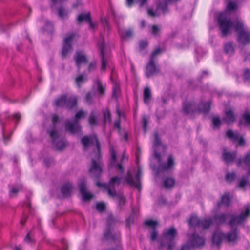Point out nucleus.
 I'll return each instance as SVG.
<instances>
[{
	"label": "nucleus",
	"mask_w": 250,
	"mask_h": 250,
	"mask_svg": "<svg viewBox=\"0 0 250 250\" xmlns=\"http://www.w3.org/2000/svg\"><path fill=\"white\" fill-rule=\"evenodd\" d=\"M218 22L223 36L231 33L233 27L238 35V40L244 45H246L250 42V32L245 30L243 23L237 21L235 24L230 18L227 17V12L220 13L218 16Z\"/></svg>",
	"instance_id": "obj_1"
},
{
	"label": "nucleus",
	"mask_w": 250,
	"mask_h": 250,
	"mask_svg": "<svg viewBox=\"0 0 250 250\" xmlns=\"http://www.w3.org/2000/svg\"><path fill=\"white\" fill-rule=\"evenodd\" d=\"M81 142L83 146L84 149H86L90 145L94 142L96 145V152H94V156L92 158L91 165L89 168V172L93 175L96 179H98L103 172V164L101 154L100 144L96 135L89 136H85L81 139Z\"/></svg>",
	"instance_id": "obj_2"
},
{
	"label": "nucleus",
	"mask_w": 250,
	"mask_h": 250,
	"mask_svg": "<svg viewBox=\"0 0 250 250\" xmlns=\"http://www.w3.org/2000/svg\"><path fill=\"white\" fill-rule=\"evenodd\" d=\"M163 51V48H157L150 57L149 62L146 67L145 74L147 78L158 74L160 72V67L155 64L156 57Z\"/></svg>",
	"instance_id": "obj_3"
},
{
	"label": "nucleus",
	"mask_w": 250,
	"mask_h": 250,
	"mask_svg": "<svg viewBox=\"0 0 250 250\" xmlns=\"http://www.w3.org/2000/svg\"><path fill=\"white\" fill-rule=\"evenodd\" d=\"M114 221L113 217L110 216L108 217L107 222V229L104 233V236L107 240H111L117 244L116 248H112L107 250H122L121 246L120 245V241L121 239V234L119 231L113 232L110 228V225L112 222Z\"/></svg>",
	"instance_id": "obj_4"
},
{
	"label": "nucleus",
	"mask_w": 250,
	"mask_h": 250,
	"mask_svg": "<svg viewBox=\"0 0 250 250\" xmlns=\"http://www.w3.org/2000/svg\"><path fill=\"white\" fill-rule=\"evenodd\" d=\"M210 102L201 104L198 109H196L195 104L193 102H184L183 106V112L185 114L198 112V113H207L210 109Z\"/></svg>",
	"instance_id": "obj_5"
},
{
	"label": "nucleus",
	"mask_w": 250,
	"mask_h": 250,
	"mask_svg": "<svg viewBox=\"0 0 250 250\" xmlns=\"http://www.w3.org/2000/svg\"><path fill=\"white\" fill-rule=\"evenodd\" d=\"M85 114L86 112L82 110H80L76 114L75 120L73 122H70L69 121H66L65 125V129L72 134L80 132L81 127L79 124L78 120L81 118H84Z\"/></svg>",
	"instance_id": "obj_6"
},
{
	"label": "nucleus",
	"mask_w": 250,
	"mask_h": 250,
	"mask_svg": "<svg viewBox=\"0 0 250 250\" xmlns=\"http://www.w3.org/2000/svg\"><path fill=\"white\" fill-rule=\"evenodd\" d=\"M122 179V177L114 176L110 179L108 184L105 183H101L97 182L96 185L100 188H103L104 189L107 190L108 195L110 197H114L116 194L115 186L120 185Z\"/></svg>",
	"instance_id": "obj_7"
},
{
	"label": "nucleus",
	"mask_w": 250,
	"mask_h": 250,
	"mask_svg": "<svg viewBox=\"0 0 250 250\" xmlns=\"http://www.w3.org/2000/svg\"><path fill=\"white\" fill-rule=\"evenodd\" d=\"M154 156L157 160L159 164L158 167V170L165 171L171 169L174 165V160L172 155L168 156L167 163H162V158L161 154L159 152H157L156 150L154 152Z\"/></svg>",
	"instance_id": "obj_8"
},
{
	"label": "nucleus",
	"mask_w": 250,
	"mask_h": 250,
	"mask_svg": "<svg viewBox=\"0 0 250 250\" xmlns=\"http://www.w3.org/2000/svg\"><path fill=\"white\" fill-rule=\"evenodd\" d=\"M189 238V241L183 245L181 250H191L194 247H200L205 244L204 239L195 233L192 234Z\"/></svg>",
	"instance_id": "obj_9"
},
{
	"label": "nucleus",
	"mask_w": 250,
	"mask_h": 250,
	"mask_svg": "<svg viewBox=\"0 0 250 250\" xmlns=\"http://www.w3.org/2000/svg\"><path fill=\"white\" fill-rule=\"evenodd\" d=\"M110 153L111 156L110 166L115 168L116 170L120 171L121 175H122L125 171L124 167L123 166L124 162L127 160V157L123 153L119 163L116 164V153L113 146L110 147Z\"/></svg>",
	"instance_id": "obj_10"
},
{
	"label": "nucleus",
	"mask_w": 250,
	"mask_h": 250,
	"mask_svg": "<svg viewBox=\"0 0 250 250\" xmlns=\"http://www.w3.org/2000/svg\"><path fill=\"white\" fill-rule=\"evenodd\" d=\"M177 235V231L174 227H170L165 229L163 232V237L167 241L168 244L167 250H172L175 245L174 239Z\"/></svg>",
	"instance_id": "obj_11"
},
{
	"label": "nucleus",
	"mask_w": 250,
	"mask_h": 250,
	"mask_svg": "<svg viewBox=\"0 0 250 250\" xmlns=\"http://www.w3.org/2000/svg\"><path fill=\"white\" fill-rule=\"evenodd\" d=\"M250 213V209L248 207L246 208L245 212H242L240 215H231V219L228 223V225L231 227H233L234 225H238L242 223L249 215Z\"/></svg>",
	"instance_id": "obj_12"
},
{
	"label": "nucleus",
	"mask_w": 250,
	"mask_h": 250,
	"mask_svg": "<svg viewBox=\"0 0 250 250\" xmlns=\"http://www.w3.org/2000/svg\"><path fill=\"white\" fill-rule=\"evenodd\" d=\"M167 1L164 0V1L160 2L157 7L156 11H153L151 8L147 9V14L149 16L151 17H155L159 16L160 14L158 12L161 10L163 14H165L168 12L167 8Z\"/></svg>",
	"instance_id": "obj_13"
},
{
	"label": "nucleus",
	"mask_w": 250,
	"mask_h": 250,
	"mask_svg": "<svg viewBox=\"0 0 250 250\" xmlns=\"http://www.w3.org/2000/svg\"><path fill=\"white\" fill-rule=\"evenodd\" d=\"M227 137L231 140L233 142L238 141L239 146H244L245 144V141L243 137H239V134L238 132H233L231 130H229L226 133Z\"/></svg>",
	"instance_id": "obj_14"
},
{
	"label": "nucleus",
	"mask_w": 250,
	"mask_h": 250,
	"mask_svg": "<svg viewBox=\"0 0 250 250\" xmlns=\"http://www.w3.org/2000/svg\"><path fill=\"white\" fill-rule=\"evenodd\" d=\"M79 187L80 192L82 194L84 201H86L92 199L93 195L87 192L86 188V180L84 179H83L81 181L79 185Z\"/></svg>",
	"instance_id": "obj_15"
},
{
	"label": "nucleus",
	"mask_w": 250,
	"mask_h": 250,
	"mask_svg": "<svg viewBox=\"0 0 250 250\" xmlns=\"http://www.w3.org/2000/svg\"><path fill=\"white\" fill-rule=\"evenodd\" d=\"M239 230L235 228L225 234V240L230 243H236L239 238Z\"/></svg>",
	"instance_id": "obj_16"
},
{
	"label": "nucleus",
	"mask_w": 250,
	"mask_h": 250,
	"mask_svg": "<svg viewBox=\"0 0 250 250\" xmlns=\"http://www.w3.org/2000/svg\"><path fill=\"white\" fill-rule=\"evenodd\" d=\"M223 240H225V233L219 230L215 231L212 237V243L219 247Z\"/></svg>",
	"instance_id": "obj_17"
},
{
	"label": "nucleus",
	"mask_w": 250,
	"mask_h": 250,
	"mask_svg": "<svg viewBox=\"0 0 250 250\" xmlns=\"http://www.w3.org/2000/svg\"><path fill=\"white\" fill-rule=\"evenodd\" d=\"M106 48H101L100 57L101 58V70L105 72L106 68V65L108 62V57L106 51Z\"/></svg>",
	"instance_id": "obj_18"
},
{
	"label": "nucleus",
	"mask_w": 250,
	"mask_h": 250,
	"mask_svg": "<svg viewBox=\"0 0 250 250\" xmlns=\"http://www.w3.org/2000/svg\"><path fill=\"white\" fill-rule=\"evenodd\" d=\"M94 84L96 85L98 94L100 96H104L105 94L106 84L104 83L99 78H96L94 81Z\"/></svg>",
	"instance_id": "obj_19"
},
{
	"label": "nucleus",
	"mask_w": 250,
	"mask_h": 250,
	"mask_svg": "<svg viewBox=\"0 0 250 250\" xmlns=\"http://www.w3.org/2000/svg\"><path fill=\"white\" fill-rule=\"evenodd\" d=\"M231 203V198L229 193L228 192L225 193L221 198V201L217 203V206L218 208H220L221 205H223L226 207L230 206Z\"/></svg>",
	"instance_id": "obj_20"
},
{
	"label": "nucleus",
	"mask_w": 250,
	"mask_h": 250,
	"mask_svg": "<svg viewBox=\"0 0 250 250\" xmlns=\"http://www.w3.org/2000/svg\"><path fill=\"white\" fill-rule=\"evenodd\" d=\"M77 66L80 67L82 63H86L88 62V59L86 55L83 52H77L76 55L74 57Z\"/></svg>",
	"instance_id": "obj_21"
},
{
	"label": "nucleus",
	"mask_w": 250,
	"mask_h": 250,
	"mask_svg": "<svg viewBox=\"0 0 250 250\" xmlns=\"http://www.w3.org/2000/svg\"><path fill=\"white\" fill-rule=\"evenodd\" d=\"M227 216V214L221 213L215 215L213 218L216 225L219 226L225 224Z\"/></svg>",
	"instance_id": "obj_22"
},
{
	"label": "nucleus",
	"mask_w": 250,
	"mask_h": 250,
	"mask_svg": "<svg viewBox=\"0 0 250 250\" xmlns=\"http://www.w3.org/2000/svg\"><path fill=\"white\" fill-rule=\"evenodd\" d=\"M72 188V185L69 182L66 183L63 185L61 188V193L62 196L63 197H67L70 195Z\"/></svg>",
	"instance_id": "obj_23"
},
{
	"label": "nucleus",
	"mask_w": 250,
	"mask_h": 250,
	"mask_svg": "<svg viewBox=\"0 0 250 250\" xmlns=\"http://www.w3.org/2000/svg\"><path fill=\"white\" fill-rule=\"evenodd\" d=\"M236 157V152H224L223 153V160L227 163L229 164L234 161Z\"/></svg>",
	"instance_id": "obj_24"
},
{
	"label": "nucleus",
	"mask_w": 250,
	"mask_h": 250,
	"mask_svg": "<svg viewBox=\"0 0 250 250\" xmlns=\"http://www.w3.org/2000/svg\"><path fill=\"white\" fill-rule=\"evenodd\" d=\"M235 120V116L231 109H229L225 112V117L223 119V121L227 124H229L233 123Z\"/></svg>",
	"instance_id": "obj_25"
},
{
	"label": "nucleus",
	"mask_w": 250,
	"mask_h": 250,
	"mask_svg": "<svg viewBox=\"0 0 250 250\" xmlns=\"http://www.w3.org/2000/svg\"><path fill=\"white\" fill-rule=\"evenodd\" d=\"M78 37V36L75 33H69L67 35L66 38L64 39V47H71L72 43L74 42Z\"/></svg>",
	"instance_id": "obj_26"
},
{
	"label": "nucleus",
	"mask_w": 250,
	"mask_h": 250,
	"mask_svg": "<svg viewBox=\"0 0 250 250\" xmlns=\"http://www.w3.org/2000/svg\"><path fill=\"white\" fill-rule=\"evenodd\" d=\"M201 220L198 216L192 215L190 216L188 220V224L190 228L200 226Z\"/></svg>",
	"instance_id": "obj_27"
},
{
	"label": "nucleus",
	"mask_w": 250,
	"mask_h": 250,
	"mask_svg": "<svg viewBox=\"0 0 250 250\" xmlns=\"http://www.w3.org/2000/svg\"><path fill=\"white\" fill-rule=\"evenodd\" d=\"M242 163H244L246 165L250 167L247 173V176L249 177L250 176V153H248L244 159H239L237 162V166H240Z\"/></svg>",
	"instance_id": "obj_28"
},
{
	"label": "nucleus",
	"mask_w": 250,
	"mask_h": 250,
	"mask_svg": "<svg viewBox=\"0 0 250 250\" xmlns=\"http://www.w3.org/2000/svg\"><path fill=\"white\" fill-rule=\"evenodd\" d=\"M213 224V221L211 218H206L201 220L200 226L203 229H208Z\"/></svg>",
	"instance_id": "obj_29"
},
{
	"label": "nucleus",
	"mask_w": 250,
	"mask_h": 250,
	"mask_svg": "<svg viewBox=\"0 0 250 250\" xmlns=\"http://www.w3.org/2000/svg\"><path fill=\"white\" fill-rule=\"evenodd\" d=\"M88 78L86 75L80 74L75 78V83L79 88H81L82 84L86 82Z\"/></svg>",
	"instance_id": "obj_30"
},
{
	"label": "nucleus",
	"mask_w": 250,
	"mask_h": 250,
	"mask_svg": "<svg viewBox=\"0 0 250 250\" xmlns=\"http://www.w3.org/2000/svg\"><path fill=\"white\" fill-rule=\"evenodd\" d=\"M248 177L243 176L239 181L238 184L236 186V188L245 191L246 186L248 184Z\"/></svg>",
	"instance_id": "obj_31"
},
{
	"label": "nucleus",
	"mask_w": 250,
	"mask_h": 250,
	"mask_svg": "<svg viewBox=\"0 0 250 250\" xmlns=\"http://www.w3.org/2000/svg\"><path fill=\"white\" fill-rule=\"evenodd\" d=\"M77 104V99L75 96L70 97L68 99H67L66 107L69 109H72L76 106Z\"/></svg>",
	"instance_id": "obj_32"
},
{
	"label": "nucleus",
	"mask_w": 250,
	"mask_h": 250,
	"mask_svg": "<svg viewBox=\"0 0 250 250\" xmlns=\"http://www.w3.org/2000/svg\"><path fill=\"white\" fill-rule=\"evenodd\" d=\"M174 184L175 180L172 177H167L163 181V185L166 188H171Z\"/></svg>",
	"instance_id": "obj_33"
},
{
	"label": "nucleus",
	"mask_w": 250,
	"mask_h": 250,
	"mask_svg": "<svg viewBox=\"0 0 250 250\" xmlns=\"http://www.w3.org/2000/svg\"><path fill=\"white\" fill-rule=\"evenodd\" d=\"M67 97L66 95H62L55 101V105L57 107L66 106Z\"/></svg>",
	"instance_id": "obj_34"
},
{
	"label": "nucleus",
	"mask_w": 250,
	"mask_h": 250,
	"mask_svg": "<svg viewBox=\"0 0 250 250\" xmlns=\"http://www.w3.org/2000/svg\"><path fill=\"white\" fill-rule=\"evenodd\" d=\"M58 15L60 18L64 19L67 18L70 11L62 6L60 7L58 9Z\"/></svg>",
	"instance_id": "obj_35"
},
{
	"label": "nucleus",
	"mask_w": 250,
	"mask_h": 250,
	"mask_svg": "<svg viewBox=\"0 0 250 250\" xmlns=\"http://www.w3.org/2000/svg\"><path fill=\"white\" fill-rule=\"evenodd\" d=\"M142 174L141 170L138 168L137 173L135 174V178L136 180L135 184H134V187L139 190L140 191L141 188V183L140 181V179L141 175Z\"/></svg>",
	"instance_id": "obj_36"
},
{
	"label": "nucleus",
	"mask_w": 250,
	"mask_h": 250,
	"mask_svg": "<svg viewBox=\"0 0 250 250\" xmlns=\"http://www.w3.org/2000/svg\"><path fill=\"white\" fill-rule=\"evenodd\" d=\"M90 14L89 13L87 14H81L77 17V21L79 22H82L83 21L88 22L90 21Z\"/></svg>",
	"instance_id": "obj_37"
},
{
	"label": "nucleus",
	"mask_w": 250,
	"mask_h": 250,
	"mask_svg": "<svg viewBox=\"0 0 250 250\" xmlns=\"http://www.w3.org/2000/svg\"><path fill=\"white\" fill-rule=\"evenodd\" d=\"M120 93V89L119 85L117 83H114V85L112 87V97L117 99Z\"/></svg>",
	"instance_id": "obj_38"
},
{
	"label": "nucleus",
	"mask_w": 250,
	"mask_h": 250,
	"mask_svg": "<svg viewBox=\"0 0 250 250\" xmlns=\"http://www.w3.org/2000/svg\"><path fill=\"white\" fill-rule=\"evenodd\" d=\"M88 123L91 126H93L97 124V117L94 111H92L88 118Z\"/></svg>",
	"instance_id": "obj_39"
},
{
	"label": "nucleus",
	"mask_w": 250,
	"mask_h": 250,
	"mask_svg": "<svg viewBox=\"0 0 250 250\" xmlns=\"http://www.w3.org/2000/svg\"><path fill=\"white\" fill-rule=\"evenodd\" d=\"M120 34L122 38L126 39L131 37L133 36V32L131 29H128L125 31L120 32Z\"/></svg>",
	"instance_id": "obj_40"
},
{
	"label": "nucleus",
	"mask_w": 250,
	"mask_h": 250,
	"mask_svg": "<svg viewBox=\"0 0 250 250\" xmlns=\"http://www.w3.org/2000/svg\"><path fill=\"white\" fill-rule=\"evenodd\" d=\"M126 182L131 186H134L135 182L133 180V177L130 171H128L126 174V176L125 178Z\"/></svg>",
	"instance_id": "obj_41"
},
{
	"label": "nucleus",
	"mask_w": 250,
	"mask_h": 250,
	"mask_svg": "<svg viewBox=\"0 0 250 250\" xmlns=\"http://www.w3.org/2000/svg\"><path fill=\"white\" fill-rule=\"evenodd\" d=\"M161 32V28L156 25H153L152 26L151 34L154 36H158Z\"/></svg>",
	"instance_id": "obj_42"
},
{
	"label": "nucleus",
	"mask_w": 250,
	"mask_h": 250,
	"mask_svg": "<svg viewBox=\"0 0 250 250\" xmlns=\"http://www.w3.org/2000/svg\"><path fill=\"white\" fill-rule=\"evenodd\" d=\"M104 122H110L111 120V115L109 109H107L103 113Z\"/></svg>",
	"instance_id": "obj_43"
},
{
	"label": "nucleus",
	"mask_w": 250,
	"mask_h": 250,
	"mask_svg": "<svg viewBox=\"0 0 250 250\" xmlns=\"http://www.w3.org/2000/svg\"><path fill=\"white\" fill-rule=\"evenodd\" d=\"M126 204V199L123 195L118 196V207L120 209H122Z\"/></svg>",
	"instance_id": "obj_44"
},
{
	"label": "nucleus",
	"mask_w": 250,
	"mask_h": 250,
	"mask_svg": "<svg viewBox=\"0 0 250 250\" xmlns=\"http://www.w3.org/2000/svg\"><path fill=\"white\" fill-rule=\"evenodd\" d=\"M151 97L150 90L148 87H146L144 91V100L145 103Z\"/></svg>",
	"instance_id": "obj_45"
},
{
	"label": "nucleus",
	"mask_w": 250,
	"mask_h": 250,
	"mask_svg": "<svg viewBox=\"0 0 250 250\" xmlns=\"http://www.w3.org/2000/svg\"><path fill=\"white\" fill-rule=\"evenodd\" d=\"M145 224L146 226L152 227L153 229H156L158 222L152 220H147L145 221Z\"/></svg>",
	"instance_id": "obj_46"
},
{
	"label": "nucleus",
	"mask_w": 250,
	"mask_h": 250,
	"mask_svg": "<svg viewBox=\"0 0 250 250\" xmlns=\"http://www.w3.org/2000/svg\"><path fill=\"white\" fill-rule=\"evenodd\" d=\"M135 2L139 4V7L141 9L144 7H147L148 0H136Z\"/></svg>",
	"instance_id": "obj_47"
},
{
	"label": "nucleus",
	"mask_w": 250,
	"mask_h": 250,
	"mask_svg": "<svg viewBox=\"0 0 250 250\" xmlns=\"http://www.w3.org/2000/svg\"><path fill=\"white\" fill-rule=\"evenodd\" d=\"M225 178L227 182H231L236 178V173L235 172L228 173L226 174Z\"/></svg>",
	"instance_id": "obj_48"
},
{
	"label": "nucleus",
	"mask_w": 250,
	"mask_h": 250,
	"mask_svg": "<svg viewBox=\"0 0 250 250\" xmlns=\"http://www.w3.org/2000/svg\"><path fill=\"white\" fill-rule=\"evenodd\" d=\"M237 5L235 2H229L227 6V11H232L237 9Z\"/></svg>",
	"instance_id": "obj_49"
},
{
	"label": "nucleus",
	"mask_w": 250,
	"mask_h": 250,
	"mask_svg": "<svg viewBox=\"0 0 250 250\" xmlns=\"http://www.w3.org/2000/svg\"><path fill=\"white\" fill-rule=\"evenodd\" d=\"M161 145V140L159 137L158 133H156L154 134V147H157L160 146Z\"/></svg>",
	"instance_id": "obj_50"
},
{
	"label": "nucleus",
	"mask_w": 250,
	"mask_h": 250,
	"mask_svg": "<svg viewBox=\"0 0 250 250\" xmlns=\"http://www.w3.org/2000/svg\"><path fill=\"white\" fill-rule=\"evenodd\" d=\"M66 146V143L64 141H60L56 144V148L57 150H61L63 149Z\"/></svg>",
	"instance_id": "obj_51"
},
{
	"label": "nucleus",
	"mask_w": 250,
	"mask_h": 250,
	"mask_svg": "<svg viewBox=\"0 0 250 250\" xmlns=\"http://www.w3.org/2000/svg\"><path fill=\"white\" fill-rule=\"evenodd\" d=\"M212 123L214 127L218 128L221 125V121L218 117H213L212 118Z\"/></svg>",
	"instance_id": "obj_52"
},
{
	"label": "nucleus",
	"mask_w": 250,
	"mask_h": 250,
	"mask_svg": "<svg viewBox=\"0 0 250 250\" xmlns=\"http://www.w3.org/2000/svg\"><path fill=\"white\" fill-rule=\"evenodd\" d=\"M96 68V62L94 61L91 62L88 66V71L89 72L95 70Z\"/></svg>",
	"instance_id": "obj_53"
},
{
	"label": "nucleus",
	"mask_w": 250,
	"mask_h": 250,
	"mask_svg": "<svg viewBox=\"0 0 250 250\" xmlns=\"http://www.w3.org/2000/svg\"><path fill=\"white\" fill-rule=\"evenodd\" d=\"M49 135L52 140V141L54 143L58 137V134L57 132L55 130H53L50 132Z\"/></svg>",
	"instance_id": "obj_54"
},
{
	"label": "nucleus",
	"mask_w": 250,
	"mask_h": 250,
	"mask_svg": "<svg viewBox=\"0 0 250 250\" xmlns=\"http://www.w3.org/2000/svg\"><path fill=\"white\" fill-rule=\"evenodd\" d=\"M96 209L99 211H103L105 209V205L102 202H100L96 205Z\"/></svg>",
	"instance_id": "obj_55"
},
{
	"label": "nucleus",
	"mask_w": 250,
	"mask_h": 250,
	"mask_svg": "<svg viewBox=\"0 0 250 250\" xmlns=\"http://www.w3.org/2000/svg\"><path fill=\"white\" fill-rule=\"evenodd\" d=\"M85 101L89 104H91L93 103L92 96L90 92H87L85 95Z\"/></svg>",
	"instance_id": "obj_56"
},
{
	"label": "nucleus",
	"mask_w": 250,
	"mask_h": 250,
	"mask_svg": "<svg viewBox=\"0 0 250 250\" xmlns=\"http://www.w3.org/2000/svg\"><path fill=\"white\" fill-rule=\"evenodd\" d=\"M243 118L246 124L250 126V114L248 113H245L243 115Z\"/></svg>",
	"instance_id": "obj_57"
},
{
	"label": "nucleus",
	"mask_w": 250,
	"mask_h": 250,
	"mask_svg": "<svg viewBox=\"0 0 250 250\" xmlns=\"http://www.w3.org/2000/svg\"><path fill=\"white\" fill-rule=\"evenodd\" d=\"M234 48H224V52L226 54L231 55L234 53Z\"/></svg>",
	"instance_id": "obj_58"
},
{
	"label": "nucleus",
	"mask_w": 250,
	"mask_h": 250,
	"mask_svg": "<svg viewBox=\"0 0 250 250\" xmlns=\"http://www.w3.org/2000/svg\"><path fill=\"white\" fill-rule=\"evenodd\" d=\"M158 236V231L156 229H153L151 234V239L152 241L155 240Z\"/></svg>",
	"instance_id": "obj_59"
},
{
	"label": "nucleus",
	"mask_w": 250,
	"mask_h": 250,
	"mask_svg": "<svg viewBox=\"0 0 250 250\" xmlns=\"http://www.w3.org/2000/svg\"><path fill=\"white\" fill-rule=\"evenodd\" d=\"M97 45L98 47H104L105 43L104 40V38L101 36L99 37V40L97 42Z\"/></svg>",
	"instance_id": "obj_60"
},
{
	"label": "nucleus",
	"mask_w": 250,
	"mask_h": 250,
	"mask_svg": "<svg viewBox=\"0 0 250 250\" xmlns=\"http://www.w3.org/2000/svg\"><path fill=\"white\" fill-rule=\"evenodd\" d=\"M72 48H62V54L63 57H65Z\"/></svg>",
	"instance_id": "obj_61"
},
{
	"label": "nucleus",
	"mask_w": 250,
	"mask_h": 250,
	"mask_svg": "<svg viewBox=\"0 0 250 250\" xmlns=\"http://www.w3.org/2000/svg\"><path fill=\"white\" fill-rule=\"evenodd\" d=\"M148 45L147 40L144 39L139 42V47H146Z\"/></svg>",
	"instance_id": "obj_62"
},
{
	"label": "nucleus",
	"mask_w": 250,
	"mask_h": 250,
	"mask_svg": "<svg viewBox=\"0 0 250 250\" xmlns=\"http://www.w3.org/2000/svg\"><path fill=\"white\" fill-rule=\"evenodd\" d=\"M143 129L145 132H146L147 130V120L146 118L144 117L143 119Z\"/></svg>",
	"instance_id": "obj_63"
},
{
	"label": "nucleus",
	"mask_w": 250,
	"mask_h": 250,
	"mask_svg": "<svg viewBox=\"0 0 250 250\" xmlns=\"http://www.w3.org/2000/svg\"><path fill=\"white\" fill-rule=\"evenodd\" d=\"M244 77L246 80H248L250 78V70L249 69H246L245 70Z\"/></svg>",
	"instance_id": "obj_64"
}]
</instances>
